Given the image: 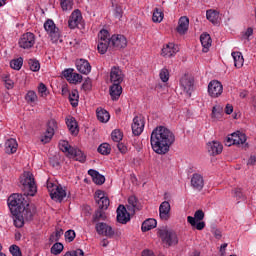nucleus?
Returning a JSON list of instances; mask_svg holds the SVG:
<instances>
[{"instance_id":"f257e3e1","label":"nucleus","mask_w":256,"mask_h":256,"mask_svg":"<svg viewBox=\"0 0 256 256\" xmlns=\"http://www.w3.org/2000/svg\"><path fill=\"white\" fill-rule=\"evenodd\" d=\"M20 183L23 194L14 193L7 200L12 215H19L23 211V207L28 203L27 197H34L35 193H37V184H35L33 173L24 172Z\"/></svg>"},{"instance_id":"f03ea898","label":"nucleus","mask_w":256,"mask_h":256,"mask_svg":"<svg viewBox=\"0 0 256 256\" xmlns=\"http://www.w3.org/2000/svg\"><path fill=\"white\" fill-rule=\"evenodd\" d=\"M175 143V134L165 126H157L151 133L150 145L157 155L169 153V149Z\"/></svg>"},{"instance_id":"7ed1b4c3","label":"nucleus","mask_w":256,"mask_h":256,"mask_svg":"<svg viewBox=\"0 0 256 256\" xmlns=\"http://www.w3.org/2000/svg\"><path fill=\"white\" fill-rule=\"evenodd\" d=\"M127 47V38L121 34L110 35L106 29L98 33V52L101 55L107 53V49H125Z\"/></svg>"},{"instance_id":"20e7f679","label":"nucleus","mask_w":256,"mask_h":256,"mask_svg":"<svg viewBox=\"0 0 256 256\" xmlns=\"http://www.w3.org/2000/svg\"><path fill=\"white\" fill-rule=\"evenodd\" d=\"M95 201L98 205V209L92 216L93 223H99V221H105L107 215H105V210L109 209V197L105 196V192L102 190H97L95 193Z\"/></svg>"},{"instance_id":"39448f33","label":"nucleus","mask_w":256,"mask_h":256,"mask_svg":"<svg viewBox=\"0 0 256 256\" xmlns=\"http://www.w3.org/2000/svg\"><path fill=\"white\" fill-rule=\"evenodd\" d=\"M44 29L52 43H59V41L60 43H63V40L61 39V31L52 19H48L44 22Z\"/></svg>"},{"instance_id":"423d86ee","label":"nucleus","mask_w":256,"mask_h":256,"mask_svg":"<svg viewBox=\"0 0 256 256\" xmlns=\"http://www.w3.org/2000/svg\"><path fill=\"white\" fill-rule=\"evenodd\" d=\"M158 236L162 239L163 243H166L169 247H173L179 243V237L177 232L166 228L158 230Z\"/></svg>"},{"instance_id":"0eeeda50","label":"nucleus","mask_w":256,"mask_h":256,"mask_svg":"<svg viewBox=\"0 0 256 256\" xmlns=\"http://www.w3.org/2000/svg\"><path fill=\"white\" fill-rule=\"evenodd\" d=\"M47 189L53 201H59V203H61L64 197H67V191H65L62 185H57V184H54L53 182L48 181Z\"/></svg>"},{"instance_id":"6e6552de","label":"nucleus","mask_w":256,"mask_h":256,"mask_svg":"<svg viewBox=\"0 0 256 256\" xmlns=\"http://www.w3.org/2000/svg\"><path fill=\"white\" fill-rule=\"evenodd\" d=\"M57 129V121L55 119H51L47 122V128L45 133L41 136L40 141L44 145L49 143L51 139H53V135H55V130Z\"/></svg>"},{"instance_id":"1a4fd4ad","label":"nucleus","mask_w":256,"mask_h":256,"mask_svg":"<svg viewBox=\"0 0 256 256\" xmlns=\"http://www.w3.org/2000/svg\"><path fill=\"white\" fill-rule=\"evenodd\" d=\"M18 45L21 49H31L35 45V34L31 32L24 33L20 37Z\"/></svg>"},{"instance_id":"9d476101","label":"nucleus","mask_w":256,"mask_h":256,"mask_svg":"<svg viewBox=\"0 0 256 256\" xmlns=\"http://www.w3.org/2000/svg\"><path fill=\"white\" fill-rule=\"evenodd\" d=\"M145 129V117L143 115H138L134 117L133 123H132V133L136 137H139L141 133H143Z\"/></svg>"},{"instance_id":"9b49d317","label":"nucleus","mask_w":256,"mask_h":256,"mask_svg":"<svg viewBox=\"0 0 256 256\" xmlns=\"http://www.w3.org/2000/svg\"><path fill=\"white\" fill-rule=\"evenodd\" d=\"M79 25H83V15L81 14V10H74L68 20V27L70 29H77Z\"/></svg>"},{"instance_id":"f8f14e48","label":"nucleus","mask_w":256,"mask_h":256,"mask_svg":"<svg viewBox=\"0 0 256 256\" xmlns=\"http://www.w3.org/2000/svg\"><path fill=\"white\" fill-rule=\"evenodd\" d=\"M193 85V78L189 74H184L181 77L180 87L189 97H191V93H193Z\"/></svg>"},{"instance_id":"ddd939ff","label":"nucleus","mask_w":256,"mask_h":256,"mask_svg":"<svg viewBox=\"0 0 256 256\" xmlns=\"http://www.w3.org/2000/svg\"><path fill=\"white\" fill-rule=\"evenodd\" d=\"M95 229L98 235H103L104 237H108V239H113L115 235V230H113L111 226L107 225V223H97Z\"/></svg>"},{"instance_id":"4468645a","label":"nucleus","mask_w":256,"mask_h":256,"mask_svg":"<svg viewBox=\"0 0 256 256\" xmlns=\"http://www.w3.org/2000/svg\"><path fill=\"white\" fill-rule=\"evenodd\" d=\"M125 79V74L121 68L113 66L110 71V81L113 84L121 85Z\"/></svg>"},{"instance_id":"2eb2a0df","label":"nucleus","mask_w":256,"mask_h":256,"mask_svg":"<svg viewBox=\"0 0 256 256\" xmlns=\"http://www.w3.org/2000/svg\"><path fill=\"white\" fill-rule=\"evenodd\" d=\"M208 93L210 97H220L223 93V84L217 80H212L208 85Z\"/></svg>"},{"instance_id":"dca6fc26","label":"nucleus","mask_w":256,"mask_h":256,"mask_svg":"<svg viewBox=\"0 0 256 256\" xmlns=\"http://www.w3.org/2000/svg\"><path fill=\"white\" fill-rule=\"evenodd\" d=\"M117 221L122 225H127L131 221V212H127V208L123 205H119L117 208Z\"/></svg>"},{"instance_id":"f3484780","label":"nucleus","mask_w":256,"mask_h":256,"mask_svg":"<svg viewBox=\"0 0 256 256\" xmlns=\"http://www.w3.org/2000/svg\"><path fill=\"white\" fill-rule=\"evenodd\" d=\"M159 215L162 221H169L171 217V204L168 201H164L160 204Z\"/></svg>"},{"instance_id":"a211bd4d","label":"nucleus","mask_w":256,"mask_h":256,"mask_svg":"<svg viewBox=\"0 0 256 256\" xmlns=\"http://www.w3.org/2000/svg\"><path fill=\"white\" fill-rule=\"evenodd\" d=\"M36 213L35 207L33 205H29V203H27L22 210H20V215L22 217V219L26 220V221H33V217Z\"/></svg>"},{"instance_id":"6ab92c4d","label":"nucleus","mask_w":256,"mask_h":256,"mask_svg":"<svg viewBox=\"0 0 256 256\" xmlns=\"http://www.w3.org/2000/svg\"><path fill=\"white\" fill-rule=\"evenodd\" d=\"M208 153L215 157L216 155H221L223 153V144L219 141H212L207 143Z\"/></svg>"},{"instance_id":"aec40b11","label":"nucleus","mask_w":256,"mask_h":256,"mask_svg":"<svg viewBox=\"0 0 256 256\" xmlns=\"http://www.w3.org/2000/svg\"><path fill=\"white\" fill-rule=\"evenodd\" d=\"M179 53V46L174 43H168L162 48L161 55L162 57H174Z\"/></svg>"},{"instance_id":"412c9836","label":"nucleus","mask_w":256,"mask_h":256,"mask_svg":"<svg viewBox=\"0 0 256 256\" xmlns=\"http://www.w3.org/2000/svg\"><path fill=\"white\" fill-rule=\"evenodd\" d=\"M191 186L196 191H202L203 187H205V180H203V176L201 174L195 173L191 178Z\"/></svg>"},{"instance_id":"4be33fe9","label":"nucleus","mask_w":256,"mask_h":256,"mask_svg":"<svg viewBox=\"0 0 256 256\" xmlns=\"http://www.w3.org/2000/svg\"><path fill=\"white\" fill-rule=\"evenodd\" d=\"M76 68L79 73H82L83 75H89V73H91V64L85 59L77 60Z\"/></svg>"},{"instance_id":"5701e85b","label":"nucleus","mask_w":256,"mask_h":256,"mask_svg":"<svg viewBox=\"0 0 256 256\" xmlns=\"http://www.w3.org/2000/svg\"><path fill=\"white\" fill-rule=\"evenodd\" d=\"M176 31L179 35H185L189 31V18L187 16L180 17Z\"/></svg>"},{"instance_id":"b1692460","label":"nucleus","mask_w":256,"mask_h":256,"mask_svg":"<svg viewBox=\"0 0 256 256\" xmlns=\"http://www.w3.org/2000/svg\"><path fill=\"white\" fill-rule=\"evenodd\" d=\"M122 93H123V87H121V84H112L109 87V94L112 101H119V97H121Z\"/></svg>"},{"instance_id":"393cba45","label":"nucleus","mask_w":256,"mask_h":256,"mask_svg":"<svg viewBox=\"0 0 256 256\" xmlns=\"http://www.w3.org/2000/svg\"><path fill=\"white\" fill-rule=\"evenodd\" d=\"M127 209L130 213H135V211H141V204L136 196H130L128 198Z\"/></svg>"},{"instance_id":"a878e982","label":"nucleus","mask_w":256,"mask_h":256,"mask_svg":"<svg viewBox=\"0 0 256 256\" xmlns=\"http://www.w3.org/2000/svg\"><path fill=\"white\" fill-rule=\"evenodd\" d=\"M66 125L72 135H77L79 133V125L77 120L73 116H68L66 118Z\"/></svg>"},{"instance_id":"bb28decb","label":"nucleus","mask_w":256,"mask_h":256,"mask_svg":"<svg viewBox=\"0 0 256 256\" xmlns=\"http://www.w3.org/2000/svg\"><path fill=\"white\" fill-rule=\"evenodd\" d=\"M17 147H19V144H17V140L14 138H10L5 142V151L8 153V155L17 153Z\"/></svg>"},{"instance_id":"cd10ccee","label":"nucleus","mask_w":256,"mask_h":256,"mask_svg":"<svg viewBox=\"0 0 256 256\" xmlns=\"http://www.w3.org/2000/svg\"><path fill=\"white\" fill-rule=\"evenodd\" d=\"M88 175H90V177H92V179L96 185H103V183H105V176L99 174L97 172V170L90 169L88 171Z\"/></svg>"},{"instance_id":"c85d7f7f","label":"nucleus","mask_w":256,"mask_h":256,"mask_svg":"<svg viewBox=\"0 0 256 256\" xmlns=\"http://www.w3.org/2000/svg\"><path fill=\"white\" fill-rule=\"evenodd\" d=\"M200 41L203 47L202 49L203 53H208L209 47H211V43H212L211 36L209 34H202L200 36Z\"/></svg>"},{"instance_id":"c756f323","label":"nucleus","mask_w":256,"mask_h":256,"mask_svg":"<svg viewBox=\"0 0 256 256\" xmlns=\"http://www.w3.org/2000/svg\"><path fill=\"white\" fill-rule=\"evenodd\" d=\"M232 139H234L235 145H244V143L247 141V136L241 131H236L232 133Z\"/></svg>"},{"instance_id":"7c9ffc66","label":"nucleus","mask_w":256,"mask_h":256,"mask_svg":"<svg viewBox=\"0 0 256 256\" xmlns=\"http://www.w3.org/2000/svg\"><path fill=\"white\" fill-rule=\"evenodd\" d=\"M155 227H157V220L149 218L142 223L141 229L143 233H147V231H151V229H155Z\"/></svg>"},{"instance_id":"2f4dec72","label":"nucleus","mask_w":256,"mask_h":256,"mask_svg":"<svg viewBox=\"0 0 256 256\" xmlns=\"http://www.w3.org/2000/svg\"><path fill=\"white\" fill-rule=\"evenodd\" d=\"M70 157H73L76 159V161H79L80 163H85L87 156L81 151L80 149L74 148L71 150V153L69 154Z\"/></svg>"},{"instance_id":"473e14b6","label":"nucleus","mask_w":256,"mask_h":256,"mask_svg":"<svg viewBox=\"0 0 256 256\" xmlns=\"http://www.w3.org/2000/svg\"><path fill=\"white\" fill-rule=\"evenodd\" d=\"M96 115H97V119H98V121H100V123H107L109 121V119H111L109 112H107V110L102 109V108H98L96 110Z\"/></svg>"},{"instance_id":"72a5a7b5","label":"nucleus","mask_w":256,"mask_h":256,"mask_svg":"<svg viewBox=\"0 0 256 256\" xmlns=\"http://www.w3.org/2000/svg\"><path fill=\"white\" fill-rule=\"evenodd\" d=\"M206 19H208L210 23H213V25H217V23H219V13L213 9L207 10Z\"/></svg>"},{"instance_id":"f704fd0d","label":"nucleus","mask_w":256,"mask_h":256,"mask_svg":"<svg viewBox=\"0 0 256 256\" xmlns=\"http://www.w3.org/2000/svg\"><path fill=\"white\" fill-rule=\"evenodd\" d=\"M187 221L189 224H191V227H195L198 231H203L205 229V222L204 221H195V218L193 216H188Z\"/></svg>"},{"instance_id":"c9c22d12","label":"nucleus","mask_w":256,"mask_h":256,"mask_svg":"<svg viewBox=\"0 0 256 256\" xmlns=\"http://www.w3.org/2000/svg\"><path fill=\"white\" fill-rule=\"evenodd\" d=\"M232 57L234 60V65L237 67V69H241L243 67L244 59L243 54L241 52H232Z\"/></svg>"},{"instance_id":"e433bc0d","label":"nucleus","mask_w":256,"mask_h":256,"mask_svg":"<svg viewBox=\"0 0 256 256\" xmlns=\"http://www.w3.org/2000/svg\"><path fill=\"white\" fill-rule=\"evenodd\" d=\"M164 17H165V14L163 13V10L161 8L154 9V12L152 15L153 23H161V21H163Z\"/></svg>"},{"instance_id":"4c0bfd02","label":"nucleus","mask_w":256,"mask_h":256,"mask_svg":"<svg viewBox=\"0 0 256 256\" xmlns=\"http://www.w3.org/2000/svg\"><path fill=\"white\" fill-rule=\"evenodd\" d=\"M69 101L72 107H77L79 105V91L72 90L69 94Z\"/></svg>"},{"instance_id":"58836bf2","label":"nucleus","mask_w":256,"mask_h":256,"mask_svg":"<svg viewBox=\"0 0 256 256\" xmlns=\"http://www.w3.org/2000/svg\"><path fill=\"white\" fill-rule=\"evenodd\" d=\"M11 69L19 71L23 67V58L19 57L10 61Z\"/></svg>"},{"instance_id":"ea45409f","label":"nucleus","mask_w":256,"mask_h":256,"mask_svg":"<svg viewBox=\"0 0 256 256\" xmlns=\"http://www.w3.org/2000/svg\"><path fill=\"white\" fill-rule=\"evenodd\" d=\"M221 117H223V106H214L212 109V118L221 119Z\"/></svg>"},{"instance_id":"a19ab883","label":"nucleus","mask_w":256,"mask_h":256,"mask_svg":"<svg viewBox=\"0 0 256 256\" xmlns=\"http://www.w3.org/2000/svg\"><path fill=\"white\" fill-rule=\"evenodd\" d=\"M98 153H100L101 155H109L111 153V146L109 145V143H102L99 147H98Z\"/></svg>"},{"instance_id":"79ce46f5","label":"nucleus","mask_w":256,"mask_h":256,"mask_svg":"<svg viewBox=\"0 0 256 256\" xmlns=\"http://www.w3.org/2000/svg\"><path fill=\"white\" fill-rule=\"evenodd\" d=\"M64 246L61 242H56L52 247H51V253L52 255H61L63 252Z\"/></svg>"},{"instance_id":"37998d69","label":"nucleus","mask_w":256,"mask_h":256,"mask_svg":"<svg viewBox=\"0 0 256 256\" xmlns=\"http://www.w3.org/2000/svg\"><path fill=\"white\" fill-rule=\"evenodd\" d=\"M59 147L60 150L63 151V153H68V155H70L71 150L74 149L73 147H71V145H69V142L65 140L59 142Z\"/></svg>"},{"instance_id":"c03bdc74","label":"nucleus","mask_w":256,"mask_h":256,"mask_svg":"<svg viewBox=\"0 0 256 256\" xmlns=\"http://www.w3.org/2000/svg\"><path fill=\"white\" fill-rule=\"evenodd\" d=\"M28 65L30 67V71L37 72L39 69H41V64L39 63V60L37 59H29Z\"/></svg>"},{"instance_id":"a18cd8bd","label":"nucleus","mask_w":256,"mask_h":256,"mask_svg":"<svg viewBox=\"0 0 256 256\" xmlns=\"http://www.w3.org/2000/svg\"><path fill=\"white\" fill-rule=\"evenodd\" d=\"M111 138L115 143H119L123 140V132H121L119 129L113 130L111 133Z\"/></svg>"},{"instance_id":"49530a36","label":"nucleus","mask_w":256,"mask_h":256,"mask_svg":"<svg viewBox=\"0 0 256 256\" xmlns=\"http://www.w3.org/2000/svg\"><path fill=\"white\" fill-rule=\"evenodd\" d=\"M14 217V225L15 227L21 228L23 227V225H25V219H23L21 213H19L18 215H13Z\"/></svg>"},{"instance_id":"de8ad7c7","label":"nucleus","mask_w":256,"mask_h":256,"mask_svg":"<svg viewBox=\"0 0 256 256\" xmlns=\"http://www.w3.org/2000/svg\"><path fill=\"white\" fill-rule=\"evenodd\" d=\"M64 237L68 243H72V241H75L77 234L75 233V230H68L65 232Z\"/></svg>"},{"instance_id":"09e8293b","label":"nucleus","mask_w":256,"mask_h":256,"mask_svg":"<svg viewBox=\"0 0 256 256\" xmlns=\"http://www.w3.org/2000/svg\"><path fill=\"white\" fill-rule=\"evenodd\" d=\"M25 99L27 101V103H35L37 101V94L35 93V91H28Z\"/></svg>"},{"instance_id":"8fccbe9b","label":"nucleus","mask_w":256,"mask_h":256,"mask_svg":"<svg viewBox=\"0 0 256 256\" xmlns=\"http://www.w3.org/2000/svg\"><path fill=\"white\" fill-rule=\"evenodd\" d=\"M60 5L63 11H71L73 9V0L61 1Z\"/></svg>"},{"instance_id":"3c124183","label":"nucleus","mask_w":256,"mask_h":256,"mask_svg":"<svg viewBox=\"0 0 256 256\" xmlns=\"http://www.w3.org/2000/svg\"><path fill=\"white\" fill-rule=\"evenodd\" d=\"M68 81L69 83L76 85V83H81V81H83V76H81V74L73 73L72 77L69 78Z\"/></svg>"},{"instance_id":"603ef678","label":"nucleus","mask_w":256,"mask_h":256,"mask_svg":"<svg viewBox=\"0 0 256 256\" xmlns=\"http://www.w3.org/2000/svg\"><path fill=\"white\" fill-rule=\"evenodd\" d=\"M160 79L163 83H167L169 81V70L167 68H163L160 71Z\"/></svg>"},{"instance_id":"864d4df0","label":"nucleus","mask_w":256,"mask_h":256,"mask_svg":"<svg viewBox=\"0 0 256 256\" xmlns=\"http://www.w3.org/2000/svg\"><path fill=\"white\" fill-rule=\"evenodd\" d=\"M63 256H85V252L82 249H76L66 252Z\"/></svg>"},{"instance_id":"5fc2aeb1","label":"nucleus","mask_w":256,"mask_h":256,"mask_svg":"<svg viewBox=\"0 0 256 256\" xmlns=\"http://www.w3.org/2000/svg\"><path fill=\"white\" fill-rule=\"evenodd\" d=\"M38 93H40L41 97H47L49 92L47 91V86L43 83H40L38 86Z\"/></svg>"},{"instance_id":"6e6d98bb","label":"nucleus","mask_w":256,"mask_h":256,"mask_svg":"<svg viewBox=\"0 0 256 256\" xmlns=\"http://www.w3.org/2000/svg\"><path fill=\"white\" fill-rule=\"evenodd\" d=\"M9 250H10L11 255H13V256H22L21 248H19V246H17V245L10 246Z\"/></svg>"},{"instance_id":"4d7b16f0","label":"nucleus","mask_w":256,"mask_h":256,"mask_svg":"<svg viewBox=\"0 0 256 256\" xmlns=\"http://www.w3.org/2000/svg\"><path fill=\"white\" fill-rule=\"evenodd\" d=\"M114 17L116 19H121V17H123V8L120 5L115 6Z\"/></svg>"},{"instance_id":"13d9d810","label":"nucleus","mask_w":256,"mask_h":256,"mask_svg":"<svg viewBox=\"0 0 256 256\" xmlns=\"http://www.w3.org/2000/svg\"><path fill=\"white\" fill-rule=\"evenodd\" d=\"M193 219H195V221H203V219H205V212H203V210H197L194 213Z\"/></svg>"},{"instance_id":"bf43d9fd","label":"nucleus","mask_w":256,"mask_h":256,"mask_svg":"<svg viewBox=\"0 0 256 256\" xmlns=\"http://www.w3.org/2000/svg\"><path fill=\"white\" fill-rule=\"evenodd\" d=\"M82 87H83L84 91H91V87H93V85L91 83V78L86 79L84 81Z\"/></svg>"},{"instance_id":"052dcab7","label":"nucleus","mask_w":256,"mask_h":256,"mask_svg":"<svg viewBox=\"0 0 256 256\" xmlns=\"http://www.w3.org/2000/svg\"><path fill=\"white\" fill-rule=\"evenodd\" d=\"M117 149L122 153V155H125L129 151V148H127L125 144L119 142L117 144Z\"/></svg>"},{"instance_id":"680f3d73","label":"nucleus","mask_w":256,"mask_h":256,"mask_svg":"<svg viewBox=\"0 0 256 256\" xmlns=\"http://www.w3.org/2000/svg\"><path fill=\"white\" fill-rule=\"evenodd\" d=\"M225 145L227 147H231V145H235V140L233 139L232 134L228 135L226 140H225Z\"/></svg>"},{"instance_id":"e2e57ef3","label":"nucleus","mask_w":256,"mask_h":256,"mask_svg":"<svg viewBox=\"0 0 256 256\" xmlns=\"http://www.w3.org/2000/svg\"><path fill=\"white\" fill-rule=\"evenodd\" d=\"M63 75H64L65 79H67V81H69V79H71L73 77V69L64 70Z\"/></svg>"},{"instance_id":"0e129e2a","label":"nucleus","mask_w":256,"mask_h":256,"mask_svg":"<svg viewBox=\"0 0 256 256\" xmlns=\"http://www.w3.org/2000/svg\"><path fill=\"white\" fill-rule=\"evenodd\" d=\"M234 193V197H236V199H243V192L241 191L240 188H235L233 190Z\"/></svg>"},{"instance_id":"69168bd1","label":"nucleus","mask_w":256,"mask_h":256,"mask_svg":"<svg viewBox=\"0 0 256 256\" xmlns=\"http://www.w3.org/2000/svg\"><path fill=\"white\" fill-rule=\"evenodd\" d=\"M55 238L59 241L61 237L63 236V229L56 228L55 232L53 233Z\"/></svg>"},{"instance_id":"338daca9","label":"nucleus","mask_w":256,"mask_h":256,"mask_svg":"<svg viewBox=\"0 0 256 256\" xmlns=\"http://www.w3.org/2000/svg\"><path fill=\"white\" fill-rule=\"evenodd\" d=\"M224 111L226 115H231V113H233V105L227 104Z\"/></svg>"},{"instance_id":"774afa93","label":"nucleus","mask_w":256,"mask_h":256,"mask_svg":"<svg viewBox=\"0 0 256 256\" xmlns=\"http://www.w3.org/2000/svg\"><path fill=\"white\" fill-rule=\"evenodd\" d=\"M142 256H155V254L151 250H143Z\"/></svg>"}]
</instances>
